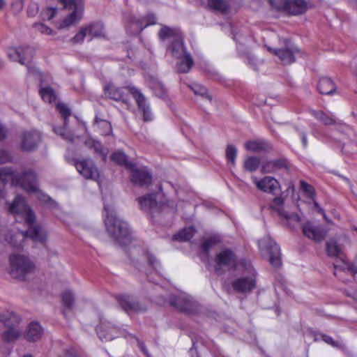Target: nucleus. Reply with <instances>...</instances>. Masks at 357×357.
Here are the masks:
<instances>
[{"label": "nucleus", "instance_id": "1", "mask_svg": "<svg viewBox=\"0 0 357 357\" xmlns=\"http://www.w3.org/2000/svg\"><path fill=\"white\" fill-rule=\"evenodd\" d=\"M105 95L110 99L116 101L126 102L128 93L135 98L139 109L142 112L143 120L149 121L152 119L149 105L146 103L144 96L139 90L135 87H117L109 84L105 87Z\"/></svg>", "mask_w": 357, "mask_h": 357}, {"label": "nucleus", "instance_id": "2", "mask_svg": "<svg viewBox=\"0 0 357 357\" xmlns=\"http://www.w3.org/2000/svg\"><path fill=\"white\" fill-rule=\"evenodd\" d=\"M106 212L105 223L109 235L121 245L125 246L131 241V232L126 222L116 216L108 206H105Z\"/></svg>", "mask_w": 357, "mask_h": 357}, {"label": "nucleus", "instance_id": "3", "mask_svg": "<svg viewBox=\"0 0 357 357\" xmlns=\"http://www.w3.org/2000/svg\"><path fill=\"white\" fill-rule=\"evenodd\" d=\"M10 264V274L13 278L20 280H26L35 270V265L30 259L22 255H11Z\"/></svg>", "mask_w": 357, "mask_h": 357}, {"label": "nucleus", "instance_id": "4", "mask_svg": "<svg viewBox=\"0 0 357 357\" xmlns=\"http://www.w3.org/2000/svg\"><path fill=\"white\" fill-rule=\"evenodd\" d=\"M26 237L33 241L44 243L47 238L45 231L40 225L29 226L25 232H16L8 237L9 243L14 248H20Z\"/></svg>", "mask_w": 357, "mask_h": 357}, {"label": "nucleus", "instance_id": "5", "mask_svg": "<svg viewBox=\"0 0 357 357\" xmlns=\"http://www.w3.org/2000/svg\"><path fill=\"white\" fill-rule=\"evenodd\" d=\"M157 195L156 193H151L138 197L137 200L141 209L153 217L166 207L175 208L176 204L173 201H168L165 204L157 202Z\"/></svg>", "mask_w": 357, "mask_h": 357}, {"label": "nucleus", "instance_id": "6", "mask_svg": "<svg viewBox=\"0 0 357 357\" xmlns=\"http://www.w3.org/2000/svg\"><path fill=\"white\" fill-rule=\"evenodd\" d=\"M169 303L171 306L188 314H195L199 310L198 303L185 294L172 295Z\"/></svg>", "mask_w": 357, "mask_h": 357}, {"label": "nucleus", "instance_id": "7", "mask_svg": "<svg viewBox=\"0 0 357 357\" xmlns=\"http://www.w3.org/2000/svg\"><path fill=\"white\" fill-rule=\"evenodd\" d=\"M259 246L262 253L268 257V261L272 266L276 268L280 266V249L273 239L265 236L259 241Z\"/></svg>", "mask_w": 357, "mask_h": 357}, {"label": "nucleus", "instance_id": "8", "mask_svg": "<svg viewBox=\"0 0 357 357\" xmlns=\"http://www.w3.org/2000/svg\"><path fill=\"white\" fill-rule=\"evenodd\" d=\"M9 211L13 214L22 215L28 226H34L35 215L27 206L23 197L17 195L9 207Z\"/></svg>", "mask_w": 357, "mask_h": 357}, {"label": "nucleus", "instance_id": "9", "mask_svg": "<svg viewBox=\"0 0 357 357\" xmlns=\"http://www.w3.org/2000/svg\"><path fill=\"white\" fill-rule=\"evenodd\" d=\"M117 301L121 309L128 314L144 312L147 310L146 304L130 295H120L117 297Z\"/></svg>", "mask_w": 357, "mask_h": 357}, {"label": "nucleus", "instance_id": "10", "mask_svg": "<svg viewBox=\"0 0 357 357\" xmlns=\"http://www.w3.org/2000/svg\"><path fill=\"white\" fill-rule=\"evenodd\" d=\"M33 54L34 49L31 46L10 47L8 50V56L10 60L25 66H28L31 63Z\"/></svg>", "mask_w": 357, "mask_h": 357}, {"label": "nucleus", "instance_id": "11", "mask_svg": "<svg viewBox=\"0 0 357 357\" xmlns=\"http://www.w3.org/2000/svg\"><path fill=\"white\" fill-rule=\"evenodd\" d=\"M284 44L285 46L283 48L275 49L268 47V50L277 56L283 65H289L295 61V54L298 52V50L290 45L289 41L287 40Z\"/></svg>", "mask_w": 357, "mask_h": 357}, {"label": "nucleus", "instance_id": "12", "mask_svg": "<svg viewBox=\"0 0 357 357\" xmlns=\"http://www.w3.org/2000/svg\"><path fill=\"white\" fill-rule=\"evenodd\" d=\"M41 142V135L36 130L24 131L21 134V150L31 152L36 150Z\"/></svg>", "mask_w": 357, "mask_h": 357}, {"label": "nucleus", "instance_id": "13", "mask_svg": "<svg viewBox=\"0 0 357 357\" xmlns=\"http://www.w3.org/2000/svg\"><path fill=\"white\" fill-rule=\"evenodd\" d=\"M64 9L74 10L59 25V29L69 26L75 20L76 12L82 10L83 8L82 0H57Z\"/></svg>", "mask_w": 357, "mask_h": 357}, {"label": "nucleus", "instance_id": "14", "mask_svg": "<svg viewBox=\"0 0 357 357\" xmlns=\"http://www.w3.org/2000/svg\"><path fill=\"white\" fill-rule=\"evenodd\" d=\"M303 234L307 238L315 242H321L326 236L328 231L321 225H315L307 222L302 225Z\"/></svg>", "mask_w": 357, "mask_h": 357}, {"label": "nucleus", "instance_id": "15", "mask_svg": "<svg viewBox=\"0 0 357 357\" xmlns=\"http://www.w3.org/2000/svg\"><path fill=\"white\" fill-rule=\"evenodd\" d=\"M75 167L79 174L85 178L98 181L99 172L91 160L83 159L77 161Z\"/></svg>", "mask_w": 357, "mask_h": 357}, {"label": "nucleus", "instance_id": "16", "mask_svg": "<svg viewBox=\"0 0 357 357\" xmlns=\"http://www.w3.org/2000/svg\"><path fill=\"white\" fill-rule=\"evenodd\" d=\"M0 179L3 183H7L10 180L12 185L24 186L33 188V184L26 183L24 180H20L19 174L15 173L10 167H5L0 169Z\"/></svg>", "mask_w": 357, "mask_h": 357}, {"label": "nucleus", "instance_id": "17", "mask_svg": "<svg viewBox=\"0 0 357 357\" xmlns=\"http://www.w3.org/2000/svg\"><path fill=\"white\" fill-rule=\"evenodd\" d=\"M130 178L131 181L139 186H149L152 182L151 174L145 169H138L133 165V167H130Z\"/></svg>", "mask_w": 357, "mask_h": 357}, {"label": "nucleus", "instance_id": "18", "mask_svg": "<svg viewBox=\"0 0 357 357\" xmlns=\"http://www.w3.org/2000/svg\"><path fill=\"white\" fill-rule=\"evenodd\" d=\"M215 261L216 263L215 271L220 273L222 266L228 268H235L236 257L232 251L226 249L216 255Z\"/></svg>", "mask_w": 357, "mask_h": 357}, {"label": "nucleus", "instance_id": "19", "mask_svg": "<svg viewBox=\"0 0 357 357\" xmlns=\"http://www.w3.org/2000/svg\"><path fill=\"white\" fill-rule=\"evenodd\" d=\"M56 109L63 117L64 127L63 128H54V131L68 141H73V135L67 131L66 126L67 125L68 118L71 115V111L64 103L59 102L56 105Z\"/></svg>", "mask_w": 357, "mask_h": 357}, {"label": "nucleus", "instance_id": "20", "mask_svg": "<svg viewBox=\"0 0 357 357\" xmlns=\"http://www.w3.org/2000/svg\"><path fill=\"white\" fill-rule=\"evenodd\" d=\"M154 19V16L151 15V19L148 22H145L144 19H137L134 16H130L126 25L127 32L131 35L139 34L149 24H155Z\"/></svg>", "mask_w": 357, "mask_h": 357}, {"label": "nucleus", "instance_id": "21", "mask_svg": "<svg viewBox=\"0 0 357 357\" xmlns=\"http://www.w3.org/2000/svg\"><path fill=\"white\" fill-rule=\"evenodd\" d=\"M253 182L258 190L271 194H275L280 188L278 180L272 176H265L260 180L254 178Z\"/></svg>", "mask_w": 357, "mask_h": 357}, {"label": "nucleus", "instance_id": "22", "mask_svg": "<svg viewBox=\"0 0 357 357\" xmlns=\"http://www.w3.org/2000/svg\"><path fill=\"white\" fill-rule=\"evenodd\" d=\"M231 286L238 293H249L255 288L256 281L252 277H243L234 280Z\"/></svg>", "mask_w": 357, "mask_h": 357}, {"label": "nucleus", "instance_id": "23", "mask_svg": "<svg viewBox=\"0 0 357 357\" xmlns=\"http://www.w3.org/2000/svg\"><path fill=\"white\" fill-rule=\"evenodd\" d=\"M280 169H289L287 160L284 158L275 160H268L261 165V172L263 174L274 173Z\"/></svg>", "mask_w": 357, "mask_h": 357}, {"label": "nucleus", "instance_id": "24", "mask_svg": "<svg viewBox=\"0 0 357 357\" xmlns=\"http://www.w3.org/2000/svg\"><path fill=\"white\" fill-rule=\"evenodd\" d=\"M97 333L101 340L109 341L116 337L118 330L112 324L104 322L98 326Z\"/></svg>", "mask_w": 357, "mask_h": 357}, {"label": "nucleus", "instance_id": "25", "mask_svg": "<svg viewBox=\"0 0 357 357\" xmlns=\"http://www.w3.org/2000/svg\"><path fill=\"white\" fill-rule=\"evenodd\" d=\"M21 323L20 316L14 312L7 311L0 314V324L3 327H21Z\"/></svg>", "mask_w": 357, "mask_h": 357}, {"label": "nucleus", "instance_id": "26", "mask_svg": "<svg viewBox=\"0 0 357 357\" xmlns=\"http://www.w3.org/2000/svg\"><path fill=\"white\" fill-rule=\"evenodd\" d=\"M43 334V330L37 322H31L23 333L24 338L28 342H36L39 340Z\"/></svg>", "mask_w": 357, "mask_h": 357}, {"label": "nucleus", "instance_id": "27", "mask_svg": "<svg viewBox=\"0 0 357 357\" xmlns=\"http://www.w3.org/2000/svg\"><path fill=\"white\" fill-rule=\"evenodd\" d=\"M3 330L1 333V337L5 342H13L17 340L23 334L22 327H3Z\"/></svg>", "mask_w": 357, "mask_h": 357}, {"label": "nucleus", "instance_id": "28", "mask_svg": "<svg viewBox=\"0 0 357 357\" xmlns=\"http://www.w3.org/2000/svg\"><path fill=\"white\" fill-rule=\"evenodd\" d=\"M307 9V3L304 0H287L284 11L290 15L303 14Z\"/></svg>", "mask_w": 357, "mask_h": 357}, {"label": "nucleus", "instance_id": "29", "mask_svg": "<svg viewBox=\"0 0 357 357\" xmlns=\"http://www.w3.org/2000/svg\"><path fill=\"white\" fill-rule=\"evenodd\" d=\"M245 147L252 152H269L273 149L271 144L265 141L255 140L249 141L245 143Z\"/></svg>", "mask_w": 357, "mask_h": 357}, {"label": "nucleus", "instance_id": "30", "mask_svg": "<svg viewBox=\"0 0 357 357\" xmlns=\"http://www.w3.org/2000/svg\"><path fill=\"white\" fill-rule=\"evenodd\" d=\"M167 50L176 59H181L185 54H188L183 45V36H181L180 38L172 40Z\"/></svg>", "mask_w": 357, "mask_h": 357}, {"label": "nucleus", "instance_id": "31", "mask_svg": "<svg viewBox=\"0 0 357 357\" xmlns=\"http://www.w3.org/2000/svg\"><path fill=\"white\" fill-rule=\"evenodd\" d=\"M19 176L20 180H24L27 184L31 183L33 184V188H25L24 186H20L27 192H37L38 191V183H37V176L36 173L32 169H28L19 174Z\"/></svg>", "mask_w": 357, "mask_h": 357}, {"label": "nucleus", "instance_id": "32", "mask_svg": "<svg viewBox=\"0 0 357 357\" xmlns=\"http://www.w3.org/2000/svg\"><path fill=\"white\" fill-rule=\"evenodd\" d=\"M91 40L93 38H105V26L101 22H96L84 26Z\"/></svg>", "mask_w": 357, "mask_h": 357}, {"label": "nucleus", "instance_id": "33", "mask_svg": "<svg viewBox=\"0 0 357 357\" xmlns=\"http://www.w3.org/2000/svg\"><path fill=\"white\" fill-rule=\"evenodd\" d=\"M317 89L319 92L321 94L331 95L335 92L336 86L330 77H324L320 78Z\"/></svg>", "mask_w": 357, "mask_h": 357}, {"label": "nucleus", "instance_id": "34", "mask_svg": "<svg viewBox=\"0 0 357 357\" xmlns=\"http://www.w3.org/2000/svg\"><path fill=\"white\" fill-rule=\"evenodd\" d=\"M181 36V33L178 29H172L166 26H163L158 32V36L161 40H168L170 41V43L172 40L180 38Z\"/></svg>", "mask_w": 357, "mask_h": 357}, {"label": "nucleus", "instance_id": "35", "mask_svg": "<svg viewBox=\"0 0 357 357\" xmlns=\"http://www.w3.org/2000/svg\"><path fill=\"white\" fill-rule=\"evenodd\" d=\"M310 113L324 125L331 126L335 123V120L323 111L310 109Z\"/></svg>", "mask_w": 357, "mask_h": 357}, {"label": "nucleus", "instance_id": "36", "mask_svg": "<svg viewBox=\"0 0 357 357\" xmlns=\"http://www.w3.org/2000/svg\"><path fill=\"white\" fill-rule=\"evenodd\" d=\"M111 159L117 164L124 166L128 169H130V167H133L134 163L129 162L127 155L121 151L114 153L111 155Z\"/></svg>", "mask_w": 357, "mask_h": 357}, {"label": "nucleus", "instance_id": "37", "mask_svg": "<svg viewBox=\"0 0 357 357\" xmlns=\"http://www.w3.org/2000/svg\"><path fill=\"white\" fill-rule=\"evenodd\" d=\"M184 60L181 61L177 65V71L181 73H188L193 66V59L190 54H185Z\"/></svg>", "mask_w": 357, "mask_h": 357}, {"label": "nucleus", "instance_id": "38", "mask_svg": "<svg viewBox=\"0 0 357 357\" xmlns=\"http://www.w3.org/2000/svg\"><path fill=\"white\" fill-rule=\"evenodd\" d=\"M150 87L155 96L160 98H164L167 94L166 88L164 84L158 80H152L150 83Z\"/></svg>", "mask_w": 357, "mask_h": 357}, {"label": "nucleus", "instance_id": "39", "mask_svg": "<svg viewBox=\"0 0 357 357\" xmlns=\"http://www.w3.org/2000/svg\"><path fill=\"white\" fill-rule=\"evenodd\" d=\"M195 229L193 227L184 228L173 237L174 240L180 241H186L190 240L194 235Z\"/></svg>", "mask_w": 357, "mask_h": 357}, {"label": "nucleus", "instance_id": "40", "mask_svg": "<svg viewBox=\"0 0 357 357\" xmlns=\"http://www.w3.org/2000/svg\"><path fill=\"white\" fill-rule=\"evenodd\" d=\"M259 166V159L255 156H250L245 160L244 169L248 172H255Z\"/></svg>", "mask_w": 357, "mask_h": 357}, {"label": "nucleus", "instance_id": "41", "mask_svg": "<svg viewBox=\"0 0 357 357\" xmlns=\"http://www.w3.org/2000/svg\"><path fill=\"white\" fill-rule=\"evenodd\" d=\"M40 93L42 98L49 103H52L56 100V95L50 86L43 87L40 89Z\"/></svg>", "mask_w": 357, "mask_h": 357}, {"label": "nucleus", "instance_id": "42", "mask_svg": "<svg viewBox=\"0 0 357 357\" xmlns=\"http://www.w3.org/2000/svg\"><path fill=\"white\" fill-rule=\"evenodd\" d=\"M284 199L281 197H276L273 199L271 208L275 211L278 215L282 217L283 215H286V211L283 208Z\"/></svg>", "mask_w": 357, "mask_h": 357}, {"label": "nucleus", "instance_id": "43", "mask_svg": "<svg viewBox=\"0 0 357 357\" xmlns=\"http://www.w3.org/2000/svg\"><path fill=\"white\" fill-rule=\"evenodd\" d=\"M326 252L329 256L338 257L342 253L341 248L333 241H330L326 243Z\"/></svg>", "mask_w": 357, "mask_h": 357}, {"label": "nucleus", "instance_id": "44", "mask_svg": "<svg viewBox=\"0 0 357 357\" xmlns=\"http://www.w3.org/2000/svg\"><path fill=\"white\" fill-rule=\"evenodd\" d=\"M208 3L211 8L222 13L228 9V5L225 0H208Z\"/></svg>", "mask_w": 357, "mask_h": 357}, {"label": "nucleus", "instance_id": "45", "mask_svg": "<svg viewBox=\"0 0 357 357\" xmlns=\"http://www.w3.org/2000/svg\"><path fill=\"white\" fill-rule=\"evenodd\" d=\"M220 241L221 239L219 236H211L204 240L202 243V248L204 252L208 253L211 248L220 243Z\"/></svg>", "mask_w": 357, "mask_h": 357}, {"label": "nucleus", "instance_id": "46", "mask_svg": "<svg viewBox=\"0 0 357 357\" xmlns=\"http://www.w3.org/2000/svg\"><path fill=\"white\" fill-rule=\"evenodd\" d=\"M61 298L63 305L67 309L72 310L75 303V297L73 294L69 291H64L61 294Z\"/></svg>", "mask_w": 357, "mask_h": 357}, {"label": "nucleus", "instance_id": "47", "mask_svg": "<svg viewBox=\"0 0 357 357\" xmlns=\"http://www.w3.org/2000/svg\"><path fill=\"white\" fill-rule=\"evenodd\" d=\"M189 87L192 89L195 95H199L202 97L207 98L210 101L211 100V96L208 94L207 89L199 84H193Z\"/></svg>", "mask_w": 357, "mask_h": 357}, {"label": "nucleus", "instance_id": "48", "mask_svg": "<svg viewBox=\"0 0 357 357\" xmlns=\"http://www.w3.org/2000/svg\"><path fill=\"white\" fill-rule=\"evenodd\" d=\"M236 154L237 150L236 147L232 144H228L226 148L225 155L227 160L229 161L232 165H235Z\"/></svg>", "mask_w": 357, "mask_h": 357}, {"label": "nucleus", "instance_id": "49", "mask_svg": "<svg viewBox=\"0 0 357 357\" xmlns=\"http://www.w3.org/2000/svg\"><path fill=\"white\" fill-rule=\"evenodd\" d=\"M144 255L145 259L148 261L149 264L152 266L154 269H158L160 266V262L156 257L150 252L144 251Z\"/></svg>", "mask_w": 357, "mask_h": 357}, {"label": "nucleus", "instance_id": "50", "mask_svg": "<svg viewBox=\"0 0 357 357\" xmlns=\"http://www.w3.org/2000/svg\"><path fill=\"white\" fill-rule=\"evenodd\" d=\"M301 187L310 199H314L315 192L314 188L304 181H301Z\"/></svg>", "mask_w": 357, "mask_h": 357}, {"label": "nucleus", "instance_id": "51", "mask_svg": "<svg viewBox=\"0 0 357 357\" xmlns=\"http://www.w3.org/2000/svg\"><path fill=\"white\" fill-rule=\"evenodd\" d=\"M270 5L278 10H284L287 0H268Z\"/></svg>", "mask_w": 357, "mask_h": 357}, {"label": "nucleus", "instance_id": "52", "mask_svg": "<svg viewBox=\"0 0 357 357\" xmlns=\"http://www.w3.org/2000/svg\"><path fill=\"white\" fill-rule=\"evenodd\" d=\"M87 36L86 29H85V27H83L73 38H71V41L73 43H82Z\"/></svg>", "mask_w": 357, "mask_h": 357}, {"label": "nucleus", "instance_id": "53", "mask_svg": "<svg viewBox=\"0 0 357 357\" xmlns=\"http://www.w3.org/2000/svg\"><path fill=\"white\" fill-rule=\"evenodd\" d=\"M57 10L53 8H47L44 10L41 15L43 16V20H52L56 15Z\"/></svg>", "mask_w": 357, "mask_h": 357}, {"label": "nucleus", "instance_id": "54", "mask_svg": "<svg viewBox=\"0 0 357 357\" xmlns=\"http://www.w3.org/2000/svg\"><path fill=\"white\" fill-rule=\"evenodd\" d=\"M33 27L36 30L40 31L41 33H44L46 35H50L52 33V30L50 28L46 26L45 25H44L42 23H35L33 24Z\"/></svg>", "mask_w": 357, "mask_h": 357}, {"label": "nucleus", "instance_id": "55", "mask_svg": "<svg viewBox=\"0 0 357 357\" xmlns=\"http://www.w3.org/2000/svg\"><path fill=\"white\" fill-rule=\"evenodd\" d=\"M36 192L38 194V199L42 202L50 204L51 206H54L56 205V203L47 195L39 192L38 190Z\"/></svg>", "mask_w": 357, "mask_h": 357}, {"label": "nucleus", "instance_id": "56", "mask_svg": "<svg viewBox=\"0 0 357 357\" xmlns=\"http://www.w3.org/2000/svg\"><path fill=\"white\" fill-rule=\"evenodd\" d=\"M89 143H92V146L93 147L95 152L99 153L102 157V159L105 160L106 159V153L102 151L101 144L98 142H92Z\"/></svg>", "mask_w": 357, "mask_h": 357}, {"label": "nucleus", "instance_id": "57", "mask_svg": "<svg viewBox=\"0 0 357 357\" xmlns=\"http://www.w3.org/2000/svg\"><path fill=\"white\" fill-rule=\"evenodd\" d=\"M11 160L10 153L3 149H0V164L6 163Z\"/></svg>", "mask_w": 357, "mask_h": 357}, {"label": "nucleus", "instance_id": "58", "mask_svg": "<svg viewBox=\"0 0 357 357\" xmlns=\"http://www.w3.org/2000/svg\"><path fill=\"white\" fill-rule=\"evenodd\" d=\"M38 12V6L37 3H31L27 10V14L29 16H34Z\"/></svg>", "mask_w": 357, "mask_h": 357}, {"label": "nucleus", "instance_id": "59", "mask_svg": "<svg viewBox=\"0 0 357 357\" xmlns=\"http://www.w3.org/2000/svg\"><path fill=\"white\" fill-rule=\"evenodd\" d=\"M282 217L284 218L287 220L291 221V222H298L301 221L300 217L298 216V214H296V213L288 214L286 212V215H282Z\"/></svg>", "mask_w": 357, "mask_h": 357}, {"label": "nucleus", "instance_id": "60", "mask_svg": "<svg viewBox=\"0 0 357 357\" xmlns=\"http://www.w3.org/2000/svg\"><path fill=\"white\" fill-rule=\"evenodd\" d=\"M323 340L326 343L331 344L335 347H341V345L338 344V342L334 341L333 338L328 335H323Z\"/></svg>", "mask_w": 357, "mask_h": 357}, {"label": "nucleus", "instance_id": "61", "mask_svg": "<svg viewBox=\"0 0 357 357\" xmlns=\"http://www.w3.org/2000/svg\"><path fill=\"white\" fill-rule=\"evenodd\" d=\"M138 347L140 348L141 351L147 356L151 357L149 353L148 352L147 349L145 347V345L143 342L139 340V339H137Z\"/></svg>", "mask_w": 357, "mask_h": 357}, {"label": "nucleus", "instance_id": "62", "mask_svg": "<svg viewBox=\"0 0 357 357\" xmlns=\"http://www.w3.org/2000/svg\"><path fill=\"white\" fill-rule=\"evenodd\" d=\"M348 271L353 275L356 282L357 283V268L354 265H350L348 267Z\"/></svg>", "mask_w": 357, "mask_h": 357}, {"label": "nucleus", "instance_id": "63", "mask_svg": "<svg viewBox=\"0 0 357 357\" xmlns=\"http://www.w3.org/2000/svg\"><path fill=\"white\" fill-rule=\"evenodd\" d=\"M344 294L349 297L352 298L354 301H357V291L344 290Z\"/></svg>", "mask_w": 357, "mask_h": 357}, {"label": "nucleus", "instance_id": "64", "mask_svg": "<svg viewBox=\"0 0 357 357\" xmlns=\"http://www.w3.org/2000/svg\"><path fill=\"white\" fill-rule=\"evenodd\" d=\"M6 137V130L3 126L0 124V140L5 139Z\"/></svg>", "mask_w": 357, "mask_h": 357}]
</instances>
